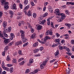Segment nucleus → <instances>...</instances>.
<instances>
[{
	"mask_svg": "<svg viewBox=\"0 0 74 74\" xmlns=\"http://www.w3.org/2000/svg\"><path fill=\"white\" fill-rule=\"evenodd\" d=\"M52 18H53L52 16H51L50 17H49L47 19V20H48V21H50V19H52Z\"/></svg>",
	"mask_w": 74,
	"mask_h": 74,
	"instance_id": "obj_60",
	"label": "nucleus"
},
{
	"mask_svg": "<svg viewBox=\"0 0 74 74\" xmlns=\"http://www.w3.org/2000/svg\"><path fill=\"white\" fill-rule=\"evenodd\" d=\"M22 18V16H19L17 17V19H21Z\"/></svg>",
	"mask_w": 74,
	"mask_h": 74,
	"instance_id": "obj_51",
	"label": "nucleus"
},
{
	"mask_svg": "<svg viewBox=\"0 0 74 74\" xmlns=\"http://www.w3.org/2000/svg\"><path fill=\"white\" fill-rule=\"evenodd\" d=\"M48 39H50V38L48 36H46V37H45L44 39V41H46Z\"/></svg>",
	"mask_w": 74,
	"mask_h": 74,
	"instance_id": "obj_21",
	"label": "nucleus"
},
{
	"mask_svg": "<svg viewBox=\"0 0 74 74\" xmlns=\"http://www.w3.org/2000/svg\"><path fill=\"white\" fill-rule=\"evenodd\" d=\"M56 36H57V37H59V36H60V34H58V33H56Z\"/></svg>",
	"mask_w": 74,
	"mask_h": 74,
	"instance_id": "obj_62",
	"label": "nucleus"
},
{
	"mask_svg": "<svg viewBox=\"0 0 74 74\" xmlns=\"http://www.w3.org/2000/svg\"><path fill=\"white\" fill-rule=\"evenodd\" d=\"M71 43L72 44H74V40H72L71 41Z\"/></svg>",
	"mask_w": 74,
	"mask_h": 74,
	"instance_id": "obj_58",
	"label": "nucleus"
},
{
	"mask_svg": "<svg viewBox=\"0 0 74 74\" xmlns=\"http://www.w3.org/2000/svg\"><path fill=\"white\" fill-rule=\"evenodd\" d=\"M11 60V58H10V56H8L7 57V58H6V60H7V61H10V60Z\"/></svg>",
	"mask_w": 74,
	"mask_h": 74,
	"instance_id": "obj_28",
	"label": "nucleus"
},
{
	"mask_svg": "<svg viewBox=\"0 0 74 74\" xmlns=\"http://www.w3.org/2000/svg\"><path fill=\"white\" fill-rule=\"evenodd\" d=\"M56 11L55 12V14H58L59 13V10L58 9H56L55 10Z\"/></svg>",
	"mask_w": 74,
	"mask_h": 74,
	"instance_id": "obj_30",
	"label": "nucleus"
},
{
	"mask_svg": "<svg viewBox=\"0 0 74 74\" xmlns=\"http://www.w3.org/2000/svg\"><path fill=\"white\" fill-rule=\"evenodd\" d=\"M24 59V58H21L18 59V62H21L22 60H23Z\"/></svg>",
	"mask_w": 74,
	"mask_h": 74,
	"instance_id": "obj_48",
	"label": "nucleus"
},
{
	"mask_svg": "<svg viewBox=\"0 0 74 74\" xmlns=\"http://www.w3.org/2000/svg\"><path fill=\"white\" fill-rule=\"evenodd\" d=\"M3 12H0V18H2V16H3Z\"/></svg>",
	"mask_w": 74,
	"mask_h": 74,
	"instance_id": "obj_46",
	"label": "nucleus"
},
{
	"mask_svg": "<svg viewBox=\"0 0 74 74\" xmlns=\"http://www.w3.org/2000/svg\"><path fill=\"white\" fill-rule=\"evenodd\" d=\"M3 36H5V37H8V35L5 32L3 33Z\"/></svg>",
	"mask_w": 74,
	"mask_h": 74,
	"instance_id": "obj_41",
	"label": "nucleus"
},
{
	"mask_svg": "<svg viewBox=\"0 0 74 74\" xmlns=\"http://www.w3.org/2000/svg\"><path fill=\"white\" fill-rule=\"evenodd\" d=\"M46 64H45L44 63H42V64H41L40 65V69H44V66H45V65Z\"/></svg>",
	"mask_w": 74,
	"mask_h": 74,
	"instance_id": "obj_15",
	"label": "nucleus"
},
{
	"mask_svg": "<svg viewBox=\"0 0 74 74\" xmlns=\"http://www.w3.org/2000/svg\"><path fill=\"white\" fill-rule=\"evenodd\" d=\"M70 69L69 70H67L66 69V72L67 74H69L70 73Z\"/></svg>",
	"mask_w": 74,
	"mask_h": 74,
	"instance_id": "obj_54",
	"label": "nucleus"
},
{
	"mask_svg": "<svg viewBox=\"0 0 74 74\" xmlns=\"http://www.w3.org/2000/svg\"><path fill=\"white\" fill-rule=\"evenodd\" d=\"M23 43L22 41L20 40L18 42H17L15 43V45H20Z\"/></svg>",
	"mask_w": 74,
	"mask_h": 74,
	"instance_id": "obj_7",
	"label": "nucleus"
},
{
	"mask_svg": "<svg viewBox=\"0 0 74 74\" xmlns=\"http://www.w3.org/2000/svg\"><path fill=\"white\" fill-rule=\"evenodd\" d=\"M39 49L40 51H42L44 49V47H40Z\"/></svg>",
	"mask_w": 74,
	"mask_h": 74,
	"instance_id": "obj_47",
	"label": "nucleus"
},
{
	"mask_svg": "<svg viewBox=\"0 0 74 74\" xmlns=\"http://www.w3.org/2000/svg\"><path fill=\"white\" fill-rule=\"evenodd\" d=\"M12 62L13 63H16V62H17L16 59H14L13 60H12Z\"/></svg>",
	"mask_w": 74,
	"mask_h": 74,
	"instance_id": "obj_34",
	"label": "nucleus"
},
{
	"mask_svg": "<svg viewBox=\"0 0 74 74\" xmlns=\"http://www.w3.org/2000/svg\"><path fill=\"white\" fill-rule=\"evenodd\" d=\"M28 45V43H24L23 45V47H25L26 46H27Z\"/></svg>",
	"mask_w": 74,
	"mask_h": 74,
	"instance_id": "obj_49",
	"label": "nucleus"
},
{
	"mask_svg": "<svg viewBox=\"0 0 74 74\" xmlns=\"http://www.w3.org/2000/svg\"><path fill=\"white\" fill-rule=\"evenodd\" d=\"M36 34L34 33L33 34L31 35L30 37L31 39H33L34 37H35V36H36Z\"/></svg>",
	"mask_w": 74,
	"mask_h": 74,
	"instance_id": "obj_17",
	"label": "nucleus"
},
{
	"mask_svg": "<svg viewBox=\"0 0 74 74\" xmlns=\"http://www.w3.org/2000/svg\"><path fill=\"white\" fill-rule=\"evenodd\" d=\"M7 25V22H6V21H3V27H4V28H3L4 31H5V32L7 31V28L6 27Z\"/></svg>",
	"mask_w": 74,
	"mask_h": 74,
	"instance_id": "obj_2",
	"label": "nucleus"
},
{
	"mask_svg": "<svg viewBox=\"0 0 74 74\" xmlns=\"http://www.w3.org/2000/svg\"><path fill=\"white\" fill-rule=\"evenodd\" d=\"M31 29V31L32 33H34V29L32 28V27L31 28H30Z\"/></svg>",
	"mask_w": 74,
	"mask_h": 74,
	"instance_id": "obj_53",
	"label": "nucleus"
},
{
	"mask_svg": "<svg viewBox=\"0 0 74 74\" xmlns=\"http://www.w3.org/2000/svg\"><path fill=\"white\" fill-rule=\"evenodd\" d=\"M21 38L23 39L22 41L23 42H26L27 41V39L26 37H25V36H23V37H21Z\"/></svg>",
	"mask_w": 74,
	"mask_h": 74,
	"instance_id": "obj_8",
	"label": "nucleus"
},
{
	"mask_svg": "<svg viewBox=\"0 0 74 74\" xmlns=\"http://www.w3.org/2000/svg\"><path fill=\"white\" fill-rule=\"evenodd\" d=\"M0 37L1 38H2L3 39H5V38L4 37V34H2L1 33H0Z\"/></svg>",
	"mask_w": 74,
	"mask_h": 74,
	"instance_id": "obj_18",
	"label": "nucleus"
},
{
	"mask_svg": "<svg viewBox=\"0 0 74 74\" xmlns=\"http://www.w3.org/2000/svg\"><path fill=\"white\" fill-rule=\"evenodd\" d=\"M40 71V69H36L34 71L35 74H36V73H38V71Z\"/></svg>",
	"mask_w": 74,
	"mask_h": 74,
	"instance_id": "obj_27",
	"label": "nucleus"
},
{
	"mask_svg": "<svg viewBox=\"0 0 74 74\" xmlns=\"http://www.w3.org/2000/svg\"><path fill=\"white\" fill-rule=\"evenodd\" d=\"M11 30H12V28L11 27H10L8 28L7 30L6 31H5V32H7L8 31V32H11Z\"/></svg>",
	"mask_w": 74,
	"mask_h": 74,
	"instance_id": "obj_13",
	"label": "nucleus"
},
{
	"mask_svg": "<svg viewBox=\"0 0 74 74\" xmlns=\"http://www.w3.org/2000/svg\"><path fill=\"white\" fill-rule=\"evenodd\" d=\"M46 21L45 19L43 20L42 21H40V25H42V24H44L45 22Z\"/></svg>",
	"mask_w": 74,
	"mask_h": 74,
	"instance_id": "obj_20",
	"label": "nucleus"
},
{
	"mask_svg": "<svg viewBox=\"0 0 74 74\" xmlns=\"http://www.w3.org/2000/svg\"><path fill=\"white\" fill-rule=\"evenodd\" d=\"M60 40V38L57 39L56 40V42H59V41Z\"/></svg>",
	"mask_w": 74,
	"mask_h": 74,
	"instance_id": "obj_56",
	"label": "nucleus"
},
{
	"mask_svg": "<svg viewBox=\"0 0 74 74\" xmlns=\"http://www.w3.org/2000/svg\"><path fill=\"white\" fill-rule=\"evenodd\" d=\"M0 1H1L2 5H4L5 3V0H1Z\"/></svg>",
	"mask_w": 74,
	"mask_h": 74,
	"instance_id": "obj_23",
	"label": "nucleus"
},
{
	"mask_svg": "<svg viewBox=\"0 0 74 74\" xmlns=\"http://www.w3.org/2000/svg\"><path fill=\"white\" fill-rule=\"evenodd\" d=\"M59 51L57 50L56 52L55 53V56H58L59 55Z\"/></svg>",
	"mask_w": 74,
	"mask_h": 74,
	"instance_id": "obj_36",
	"label": "nucleus"
},
{
	"mask_svg": "<svg viewBox=\"0 0 74 74\" xmlns=\"http://www.w3.org/2000/svg\"><path fill=\"white\" fill-rule=\"evenodd\" d=\"M13 65L12 64H7V66L8 67H12V66H13Z\"/></svg>",
	"mask_w": 74,
	"mask_h": 74,
	"instance_id": "obj_45",
	"label": "nucleus"
},
{
	"mask_svg": "<svg viewBox=\"0 0 74 74\" xmlns=\"http://www.w3.org/2000/svg\"><path fill=\"white\" fill-rule=\"evenodd\" d=\"M27 25L28 26V27L30 29H31L32 27V25L30 24V23H27Z\"/></svg>",
	"mask_w": 74,
	"mask_h": 74,
	"instance_id": "obj_22",
	"label": "nucleus"
},
{
	"mask_svg": "<svg viewBox=\"0 0 74 74\" xmlns=\"http://www.w3.org/2000/svg\"><path fill=\"white\" fill-rule=\"evenodd\" d=\"M65 12L66 14H69V10H65Z\"/></svg>",
	"mask_w": 74,
	"mask_h": 74,
	"instance_id": "obj_63",
	"label": "nucleus"
},
{
	"mask_svg": "<svg viewBox=\"0 0 74 74\" xmlns=\"http://www.w3.org/2000/svg\"><path fill=\"white\" fill-rule=\"evenodd\" d=\"M6 74V72H5V71H3L2 72H1V73L0 74Z\"/></svg>",
	"mask_w": 74,
	"mask_h": 74,
	"instance_id": "obj_64",
	"label": "nucleus"
},
{
	"mask_svg": "<svg viewBox=\"0 0 74 74\" xmlns=\"http://www.w3.org/2000/svg\"><path fill=\"white\" fill-rule=\"evenodd\" d=\"M38 45V42H36L33 45V47H36Z\"/></svg>",
	"mask_w": 74,
	"mask_h": 74,
	"instance_id": "obj_24",
	"label": "nucleus"
},
{
	"mask_svg": "<svg viewBox=\"0 0 74 74\" xmlns=\"http://www.w3.org/2000/svg\"><path fill=\"white\" fill-rule=\"evenodd\" d=\"M20 32L21 33V37H25V35L24 33V32L23 30H20Z\"/></svg>",
	"mask_w": 74,
	"mask_h": 74,
	"instance_id": "obj_9",
	"label": "nucleus"
},
{
	"mask_svg": "<svg viewBox=\"0 0 74 74\" xmlns=\"http://www.w3.org/2000/svg\"><path fill=\"white\" fill-rule=\"evenodd\" d=\"M5 52H6V51H4L2 52V56H5Z\"/></svg>",
	"mask_w": 74,
	"mask_h": 74,
	"instance_id": "obj_52",
	"label": "nucleus"
},
{
	"mask_svg": "<svg viewBox=\"0 0 74 74\" xmlns=\"http://www.w3.org/2000/svg\"><path fill=\"white\" fill-rule=\"evenodd\" d=\"M9 41H10V39H6L4 40V43L5 45H7L8 43H9Z\"/></svg>",
	"mask_w": 74,
	"mask_h": 74,
	"instance_id": "obj_10",
	"label": "nucleus"
},
{
	"mask_svg": "<svg viewBox=\"0 0 74 74\" xmlns=\"http://www.w3.org/2000/svg\"><path fill=\"white\" fill-rule=\"evenodd\" d=\"M9 13L11 15H13V14H14V12L11 10L9 11Z\"/></svg>",
	"mask_w": 74,
	"mask_h": 74,
	"instance_id": "obj_55",
	"label": "nucleus"
},
{
	"mask_svg": "<svg viewBox=\"0 0 74 74\" xmlns=\"http://www.w3.org/2000/svg\"><path fill=\"white\" fill-rule=\"evenodd\" d=\"M18 52L19 55H21L22 54V50H20L18 51Z\"/></svg>",
	"mask_w": 74,
	"mask_h": 74,
	"instance_id": "obj_59",
	"label": "nucleus"
},
{
	"mask_svg": "<svg viewBox=\"0 0 74 74\" xmlns=\"http://www.w3.org/2000/svg\"><path fill=\"white\" fill-rule=\"evenodd\" d=\"M64 48L65 49H66V50L67 51L68 53H70V49H69L68 47H67L66 46H64Z\"/></svg>",
	"mask_w": 74,
	"mask_h": 74,
	"instance_id": "obj_12",
	"label": "nucleus"
},
{
	"mask_svg": "<svg viewBox=\"0 0 74 74\" xmlns=\"http://www.w3.org/2000/svg\"><path fill=\"white\" fill-rule=\"evenodd\" d=\"M42 26L41 25H38L37 27V29L38 30H40L41 29V28H42Z\"/></svg>",
	"mask_w": 74,
	"mask_h": 74,
	"instance_id": "obj_16",
	"label": "nucleus"
},
{
	"mask_svg": "<svg viewBox=\"0 0 74 74\" xmlns=\"http://www.w3.org/2000/svg\"><path fill=\"white\" fill-rule=\"evenodd\" d=\"M24 63H25V61H23L22 62L20 63L19 64L20 66H22L24 64Z\"/></svg>",
	"mask_w": 74,
	"mask_h": 74,
	"instance_id": "obj_33",
	"label": "nucleus"
},
{
	"mask_svg": "<svg viewBox=\"0 0 74 74\" xmlns=\"http://www.w3.org/2000/svg\"><path fill=\"white\" fill-rule=\"evenodd\" d=\"M10 72L11 73H12L14 71V68L13 67H11L9 70Z\"/></svg>",
	"mask_w": 74,
	"mask_h": 74,
	"instance_id": "obj_26",
	"label": "nucleus"
},
{
	"mask_svg": "<svg viewBox=\"0 0 74 74\" xmlns=\"http://www.w3.org/2000/svg\"><path fill=\"white\" fill-rule=\"evenodd\" d=\"M47 25H49H49H51V21H50V20H47Z\"/></svg>",
	"mask_w": 74,
	"mask_h": 74,
	"instance_id": "obj_42",
	"label": "nucleus"
},
{
	"mask_svg": "<svg viewBox=\"0 0 74 74\" xmlns=\"http://www.w3.org/2000/svg\"><path fill=\"white\" fill-rule=\"evenodd\" d=\"M69 36H66L64 37V39L65 40H69Z\"/></svg>",
	"mask_w": 74,
	"mask_h": 74,
	"instance_id": "obj_61",
	"label": "nucleus"
},
{
	"mask_svg": "<svg viewBox=\"0 0 74 74\" xmlns=\"http://www.w3.org/2000/svg\"><path fill=\"white\" fill-rule=\"evenodd\" d=\"M25 5H27L28 4V0H25L24 2Z\"/></svg>",
	"mask_w": 74,
	"mask_h": 74,
	"instance_id": "obj_29",
	"label": "nucleus"
},
{
	"mask_svg": "<svg viewBox=\"0 0 74 74\" xmlns=\"http://www.w3.org/2000/svg\"><path fill=\"white\" fill-rule=\"evenodd\" d=\"M16 4L14 3L11 6V9L12 10H15L16 9Z\"/></svg>",
	"mask_w": 74,
	"mask_h": 74,
	"instance_id": "obj_11",
	"label": "nucleus"
},
{
	"mask_svg": "<svg viewBox=\"0 0 74 74\" xmlns=\"http://www.w3.org/2000/svg\"><path fill=\"white\" fill-rule=\"evenodd\" d=\"M48 12H46L43 15V17H45L46 16H47V15H48Z\"/></svg>",
	"mask_w": 74,
	"mask_h": 74,
	"instance_id": "obj_39",
	"label": "nucleus"
},
{
	"mask_svg": "<svg viewBox=\"0 0 74 74\" xmlns=\"http://www.w3.org/2000/svg\"><path fill=\"white\" fill-rule=\"evenodd\" d=\"M29 6H30V5H27L25 8H24V13H25V15H26L28 16H32V14L31 13V11L29 10L28 12V13L27 12V11H26V10L29 9Z\"/></svg>",
	"mask_w": 74,
	"mask_h": 74,
	"instance_id": "obj_1",
	"label": "nucleus"
},
{
	"mask_svg": "<svg viewBox=\"0 0 74 74\" xmlns=\"http://www.w3.org/2000/svg\"><path fill=\"white\" fill-rule=\"evenodd\" d=\"M52 31H47L45 34L46 35H50V36H52Z\"/></svg>",
	"mask_w": 74,
	"mask_h": 74,
	"instance_id": "obj_4",
	"label": "nucleus"
},
{
	"mask_svg": "<svg viewBox=\"0 0 74 74\" xmlns=\"http://www.w3.org/2000/svg\"><path fill=\"white\" fill-rule=\"evenodd\" d=\"M10 40H12L13 38L15 37V35L14 34L12 33H11L10 34Z\"/></svg>",
	"mask_w": 74,
	"mask_h": 74,
	"instance_id": "obj_5",
	"label": "nucleus"
},
{
	"mask_svg": "<svg viewBox=\"0 0 74 74\" xmlns=\"http://www.w3.org/2000/svg\"><path fill=\"white\" fill-rule=\"evenodd\" d=\"M33 16L34 18H36L37 16V14L35 13H33Z\"/></svg>",
	"mask_w": 74,
	"mask_h": 74,
	"instance_id": "obj_31",
	"label": "nucleus"
},
{
	"mask_svg": "<svg viewBox=\"0 0 74 74\" xmlns=\"http://www.w3.org/2000/svg\"><path fill=\"white\" fill-rule=\"evenodd\" d=\"M30 72V69H27L26 70L25 73L26 74H27V73H29Z\"/></svg>",
	"mask_w": 74,
	"mask_h": 74,
	"instance_id": "obj_40",
	"label": "nucleus"
},
{
	"mask_svg": "<svg viewBox=\"0 0 74 74\" xmlns=\"http://www.w3.org/2000/svg\"><path fill=\"white\" fill-rule=\"evenodd\" d=\"M19 7L21 9H22V7H23V5H22V4L21 3L19 5Z\"/></svg>",
	"mask_w": 74,
	"mask_h": 74,
	"instance_id": "obj_43",
	"label": "nucleus"
},
{
	"mask_svg": "<svg viewBox=\"0 0 74 74\" xmlns=\"http://www.w3.org/2000/svg\"><path fill=\"white\" fill-rule=\"evenodd\" d=\"M33 63V59L32 58H31L29 60V63L31 64V63Z\"/></svg>",
	"mask_w": 74,
	"mask_h": 74,
	"instance_id": "obj_32",
	"label": "nucleus"
},
{
	"mask_svg": "<svg viewBox=\"0 0 74 74\" xmlns=\"http://www.w3.org/2000/svg\"><path fill=\"white\" fill-rule=\"evenodd\" d=\"M4 8L5 10H8L9 8V6L8 5H4Z\"/></svg>",
	"mask_w": 74,
	"mask_h": 74,
	"instance_id": "obj_19",
	"label": "nucleus"
},
{
	"mask_svg": "<svg viewBox=\"0 0 74 74\" xmlns=\"http://www.w3.org/2000/svg\"><path fill=\"white\" fill-rule=\"evenodd\" d=\"M23 43L22 41L20 40L18 42H17L15 43V45H20Z\"/></svg>",
	"mask_w": 74,
	"mask_h": 74,
	"instance_id": "obj_6",
	"label": "nucleus"
},
{
	"mask_svg": "<svg viewBox=\"0 0 74 74\" xmlns=\"http://www.w3.org/2000/svg\"><path fill=\"white\" fill-rule=\"evenodd\" d=\"M39 51H40L39 49H36L34 50V53H38V52Z\"/></svg>",
	"mask_w": 74,
	"mask_h": 74,
	"instance_id": "obj_14",
	"label": "nucleus"
},
{
	"mask_svg": "<svg viewBox=\"0 0 74 74\" xmlns=\"http://www.w3.org/2000/svg\"><path fill=\"white\" fill-rule=\"evenodd\" d=\"M8 48H9L8 47L6 46L4 48V51H7L8 49Z\"/></svg>",
	"mask_w": 74,
	"mask_h": 74,
	"instance_id": "obj_38",
	"label": "nucleus"
},
{
	"mask_svg": "<svg viewBox=\"0 0 74 74\" xmlns=\"http://www.w3.org/2000/svg\"><path fill=\"white\" fill-rule=\"evenodd\" d=\"M58 15L59 16H60L61 19H65V15H64V14L63 13L58 14Z\"/></svg>",
	"mask_w": 74,
	"mask_h": 74,
	"instance_id": "obj_3",
	"label": "nucleus"
},
{
	"mask_svg": "<svg viewBox=\"0 0 74 74\" xmlns=\"http://www.w3.org/2000/svg\"><path fill=\"white\" fill-rule=\"evenodd\" d=\"M48 60H49V59H48V58H47L45 60V61L43 62V63L44 64H47V63L48 62Z\"/></svg>",
	"mask_w": 74,
	"mask_h": 74,
	"instance_id": "obj_25",
	"label": "nucleus"
},
{
	"mask_svg": "<svg viewBox=\"0 0 74 74\" xmlns=\"http://www.w3.org/2000/svg\"><path fill=\"white\" fill-rule=\"evenodd\" d=\"M31 4L32 6H34V5H35V4H34V2L33 1L31 2Z\"/></svg>",
	"mask_w": 74,
	"mask_h": 74,
	"instance_id": "obj_50",
	"label": "nucleus"
},
{
	"mask_svg": "<svg viewBox=\"0 0 74 74\" xmlns=\"http://www.w3.org/2000/svg\"><path fill=\"white\" fill-rule=\"evenodd\" d=\"M59 49L60 50H62V49H64V47H63L62 46H59Z\"/></svg>",
	"mask_w": 74,
	"mask_h": 74,
	"instance_id": "obj_37",
	"label": "nucleus"
},
{
	"mask_svg": "<svg viewBox=\"0 0 74 74\" xmlns=\"http://www.w3.org/2000/svg\"><path fill=\"white\" fill-rule=\"evenodd\" d=\"M3 69H4V70H6V71H9V69L8 68V67H4Z\"/></svg>",
	"mask_w": 74,
	"mask_h": 74,
	"instance_id": "obj_44",
	"label": "nucleus"
},
{
	"mask_svg": "<svg viewBox=\"0 0 74 74\" xmlns=\"http://www.w3.org/2000/svg\"><path fill=\"white\" fill-rule=\"evenodd\" d=\"M41 41L40 42L41 44H45V43H47V42L46 41Z\"/></svg>",
	"mask_w": 74,
	"mask_h": 74,
	"instance_id": "obj_57",
	"label": "nucleus"
},
{
	"mask_svg": "<svg viewBox=\"0 0 74 74\" xmlns=\"http://www.w3.org/2000/svg\"><path fill=\"white\" fill-rule=\"evenodd\" d=\"M56 60V59H53L52 60L50 61L49 62L50 63H52L54 62H55V60Z\"/></svg>",
	"mask_w": 74,
	"mask_h": 74,
	"instance_id": "obj_35",
	"label": "nucleus"
}]
</instances>
